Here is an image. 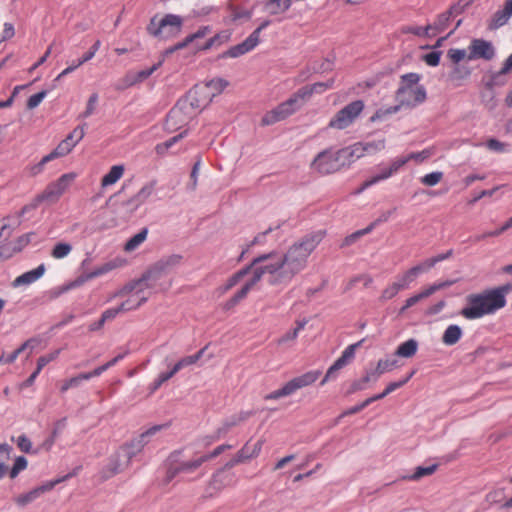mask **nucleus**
Listing matches in <instances>:
<instances>
[{
  "mask_svg": "<svg viewBox=\"0 0 512 512\" xmlns=\"http://www.w3.org/2000/svg\"><path fill=\"white\" fill-rule=\"evenodd\" d=\"M415 270L410 268L405 273L397 277V281H395L401 290L406 289L410 286V284L417 278L415 274Z\"/></svg>",
  "mask_w": 512,
  "mask_h": 512,
  "instance_id": "ea45409f",
  "label": "nucleus"
},
{
  "mask_svg": "<svg viewBox=\"0 0 512 512\" xmlns=\"http://www.w3.org/2000/svg\"><path fill=\"white\" fill-rule=\"evenodd\" d=\"M186 135V131L179 133L178 135L168 139L167 141L156 145V152L158 154H164L169 148L175 143L182 139Z\"/></svg>",
  "mask_w": 512,
  "mask_h": 512,
  "instance_id": "37998d69",
  "label": "nucleus"
},
{
  "mask_svg": "<svg viewBox=\"0 0 512 512\" xmlns=\"http://www.w3.org/2000/svg\"><path fill=\"white\" fill-rule=\"evenodd\" d=\"M398 367V360L394 356L387 357L385 359H380L377 362L376 368L373 369L377 378H379L382 374L386 372H390Z\"/></svg>",
  "mask_w": 512,
  "mask_h": 512,
  "instance_id": "2f4dec72",
  "label": "nucleus"
},
{
  "mask_svg": "<svg viewBox=\"0 0 512 512\" xmlns=\"http://www.w3.org/2000/svg\"><path fill=\"white\" fill-rule=\"evenodd\" d=\"M378 380L373 369H366L365 374L362 378L352 382L348 394L355 393L357 391L364 390L369 382H376Z\"/></svg>",
  "mask_w": 512,
  "mask_h": 512,
  "instance_id": "cd10ccee",
  "label": "nucleus"
},
{
  "mask_svg": "<svg viewBox=\"0 0 512 512\" xmlns=\"http://www.w3.org/2000/svg\"><path fill=\"white\" fill-rule=\"evenodd\" d=\"M415 371L410 372L406 377L399 381L391 382L387 385V387L384 389V394L389 395L390 393L394 392L395 390L401 388L404 386L414 375Z\"/></svg>",
  "mask_w": 512,
  "mask_h": 512,
  "instance_id": "09e8293b",
  "label": "nucleus"
},
{
  "mask_svg": "<svg viewBox=\"0 0 512 512\" xmlns=\"http://www.w3.org/2000/svg\"><path fill=\"white\" fill-rule=\"evenodd\" d=\"M440 57H441L440 51H433V52H430V53L424 55L423 59L427 65L435 67L439 64Z\"/></svg>",
  "mask_w": 512,
  "mask_h": 512,
  "instance_id": "774afa93",
  "label": "nucleus"
},
{
  "mask_svg": "<svg viewBox=\"0 0 512 512\" xmlns=\"http://www.w3.org/2000/svg\"><path fill=\"white\" fill-rule=\"evenodd\" d=\"M325 237V231L319 230L305 235L293 243L284 254L277 251L264 253L261 265L255 272L254 279L240 293L245 292L253 283H258L264 276L272 286H287L293 278L302 272L308 264V258Z\"/></svg>",
  "mask_w": 512,
  "mask_h": 512,
  "instance_id": "f257e3e1",
  "label": "nucleus"
},
{
  "mask_svg": "<svg viewBox=\"0 0 512 512\" xmlns=\"http://www.w3.org/2000/svg\"><path fill=\"white\" fill-rule=\"evenodd\" d=\"M366 155L375 154L385 148V139L381 138L378 140L363 142Z\"/></svg>",
  "mask_w": 512,
  "mask_h": 512,
  "instance_id": "79ce46f5",
  "label": "nucleus"
},
{
  "mask_svg": "<svg viewBox=\"0 0 512 512\" xmlns=\"http://www.w3.org/2000/svg\"><path fill=\"white\" fill-rule=\"evenodd\" d=\"M163 427L164 425H155L130 443L119 447V449L110 456L108 464L102 469V478L109 479L127 469L130 466L132 458L140 453L148 443L149 437L156 434Z\"/></svg>",
  "mask_w": 512,
  "mask_h": 512,
  "instance_id": "7ed1b4c3",
  "label": "nucleus"
},
{
  "mask_svg": "<svg viewBox=\"0 0 512 512\" xmlns=\"http://www.w3.org/2000/svg\"><path fill=\"white\" fill-rule=\"evenodd\" d=\"M17 446L21 451L29 453L32 448V442L26 435L22 434L17 438Z\"/></svg>",
  "mask_w": 512,
  "mask_h": 512,
  "instance_id": "338daca9",
  "label": "nucleus"
},
{
  "mask_svg": "<svg viewBox=\"0 0 512 512\" xmlns=\"http://www.w3.org/2000/svg\"><path fill=\"white\" fill-rule=\"evenodd\" d=\"M161 65H162V61H159V62H157L156 64H154L153 66H151L149 68L142 69V70L137 71V72H129V73H127L125 78L121 79L116 84V89L117 90H124V89H126L128 87H131V86L135 85V84L143 82L148 77H150L156 70H158V68Z\"/></svg>",
  "mask_w": 512,
  "mask_h": 512,
  "instance_id": "6ab92c4d",
  "label": "nucleus"
},
{
  "mask_svg": "<svg viewBox=\"0 0 512 512\" xmlns=\"http://www.w3.org/2000/svg\"><path fill=\"white\" fill-rule=\"evenodd\" d=\"M481 294L484 297L486 305H488L490 314H494L496 311L506 306V298H503V295L496 292L494 289H488Z\"/></svg>",
  "mask_w": 512,
  "mask_h": 512,
  "instance_id": "b1692460",
  "label": "nucleus"
},
{
  "mask_svg": "<svg viewBox=\"0 0 512 512\" xmlns=\"http://www.w3.org/2000/svg\"><path fill=\"white\" fill-rule=\"evenodd\" d=\"M507 73L508 72H502V68H501L498 72H495L491 75L490 81L488 82L487 85L490 87L504 85L506 82L505 75Z\"/></svg>",
  "mask_w": 512,
  "mask_h": 512,
  "instance_id": "4d7b16f0",
  "label": "nucleus"
},
{
  "mask_svg": "<svg viewBox=\"0 0 512 512\" xmlns=\"http://www.w3.org/2000/svg\"><path fill=\"white\" fill-rule=\"evenodd\" d=\"M188 106H193V103H188L187 100L179 101L168 113L165 122V128L168 131H175L184 125L189 117L187 116L185 110Z\"/></svg>",
  "mask_w": 512,
  "mask_h": 512,
  "instance_id": "f3484780",
  "label": "nucleus"
},
{
  "mask_svg": "<svg viewBox=\"0 0 512 512\" xmlns=\"http://www.w3.org/2000/svg\"><path fill=\"white\" fill-rule=\"evenodd\" d=\"M343 159L352 158L359 159L366 155L365 147L363 142H357L350 147L340 149Z\"/></svg>",
  "mask_w": 512,
  "mask_h": 512,
  "instance_id": "f704fd0d",
  "label": "nucleus"
},
{
  "mask_svg": "<svg viewBox=\"0 0 512 512\" xmlns=\"http://www.w3.org/2000/svg\"><path fill=\"white\" fill-rule=\"evenodd\" d=\"M321 375L320 371H309L288 381L282 388L264 396L265 400H277L294 394L297 390L313 384Z\"/></svg>",
  "mask_w": 512,
  "mask_h": 512,
  "instance_id": "1a4fd4ad",
  "label": "nucleus"
},
{
  "mask_svg": "<svg viewBox=\"0 0 512 512\" xmlns=\"http://www.w3.org/2000/svg\"><path fill=\"white\" fill-rule=\"evenodd\" d=\"M27 467V460L23 456H19L15 459V462L13 464V467L10 470V477L15 478L17 475L26 469Z\"/></svg>",
  "mask_w": 512,
  "mask_h": 512,
  "instance_id": "3c124183",
  "label": "nucleus"
},
{
  "mask_svg": "<svg viewBox=\"0 0 512 512\" xmlns=\"http://www.w3.org/2000/svg\"><path fill=\"white\" fill-rule=\"evenodd\" d=\"M442 178H443V173L441 171H435V172H431V173L424 175L421 178V183L423 185L432 187V186L437 185L442 180Z\"/></svg>",
  "mask_w": 512,
  "mask_h": 512,
  "instance_id": "49530a36",
  "label": "nucleus"
},
{
  "mask_svg": "<svg viewBox=\"0 0 512 512\" xmlns=\"http://www.w3.org/2000/svg\"><path fill=\"white\" fill-rule=\"evenodd\" d=\"M265 259L264 257H255L251 263L247 266H245L244 268L240 269L239 271H237L236 273H234L231 277H229L226 281V283L222 286H220L217 290L220 294H225L227 291H229L230 289H232L234 286H236L242 279L243 277H245L247 274L249 273H252V276L251 278L243 285V287L237 291L226 303H225V308L226 309H231L233 308L234 306H236L240 301H242L243 299H245L248 295V293L250 292V290L257 284V283H253L249 289L245 292L244 295H241L240 293L245 289V287L250 284V282L254 279L255 277V272L256 270L262 266L261 265V261Z\"/></svg>",
  "mask_w": 512,
  "mask_h": 512,
  "instance_id": "20e7f679",
  "label": "nucleus"
},
{
  "mask_svg": "<svg viewBox=\"0 0 512 512\" xmlns=\"http://www.w3.org/2000/svg\"><path fill=\"white\" fill-rule=\"evenodd\" d=\"M341 150L326 149L317 154L311 163V169L321 175L338 171L344 164Z\"/></svg>",
  "mask_w": 512,
  "mask_h": 512,
  "instance_id": "9d476101",
  "label": "nucleus"
},
{
  "mask_svg": "<svg viewBox=\"0 0 512 512\" xmlns=\"http://www.w3.org/2000/svg\"><path fill=\"white\" fill-rule=\"evenodd\" d=\"M120 313H124L121 309V306H117V307H113V308H109L107 310H105L102 315H101V318H102V322H107V321H110V320H113L114 318L117 317L118 314Z\"/></svg>",
  "mask_w": 512,
  "mask_h": 512,
  "instance_id": "e2e57ef3",
  "label": "nucleus"
},
{
  "mask_svg": "<svg viewBox=\"0 0 512 512\" xmlns=\"http://www.w3.org/2000/svg\"><path fill=\"white\" fill-rule=\"evenodd\" d=\"M45 265L40 264L35 269H32L30 271H27L18 277H16L12 283L13 287H21V286H27L34 282H36L38 279H40L44 273H45Z\"/></svg>",
  "mask_w": 512,
  "mask_h": 512,
  "instance_id": "5701e85b",
  "label": "nucleus"
},
{
  "mask_svg": "<svg viewBox=\"0 0 512 512\" xmlns=\"http://www.w3.org/2000/svg\"><path fill=\"white\" fill-rule=\"evenodd\" d=\"M342 369L340 365H337V362L335 361L327 370L324 378L321 381V385H324L331 379H335L337 377V372Z\"/></svg>",
  "mask_w": 512,
  "mask_h": 512,
  "instance_id": "0e129e2a",
  "label": "nucleus"
},
{
  "mask_svg": "<svg viewBox=\"0 0 512 512\" xmlns=\"http://www.w3.org/2000/svg\"><path fill=\"white\" fill-rule=\"evenodd\" d=\"M485 145L489 150L497 152V153L506 152L507 146H508L506 143H503L495 138L488 139L487 142L485 143Z\"/></svg>",
  "mask_w": 512,
  "mask_h": 512,
  "instance_id": "603ef678",
  "label": "nucleus"
},
{
  "mask_svg": "<svg viewBox=\"0 0 512 512\" xmlns=\"http://www.w3.org/2000/svg\"><path fill=\"white\" fill-rule=\"evenodd\" d=\"M156 181L146 183L134 196L123 203L131 212L136 211L155 192Z\"/></svg>",
  "mask_w": 512,
  "mask_h": 512,
  "instance_id": "aec40b11",
  "label": "nucleus"
},
{
  "mask_svg": "<svg viewBox=\"0 0 512 512\" xmlns=\"http://www.w3.org/2000/svg\"><path fill=\"white\" fill-rule=\"evenodd\" d=\"M449 59L454 63H459L466 57V51L464 49H449L447 53Z\"/></svg>",
  "mask_w": 512,
  "mask_h": 512,
  "instance_id": "69168bd1",
  "label": "nucleus"
},
{
  "mask_svg": "<svg viewBox=\"0 0 512 512\" xmlns=\"http://www.w3.org/2000/svg\"><path fill=\"white\" fill-rule=\"evenodd\" d=\"M83 377H84V373H80L77 376H74L72 378H69V379L63 381V383L60 387V392L65 393L71 388L79 387L83 381H87L86 378H83Z\"/></svg>",
  "mask_w": 512,
  "mask_h": 512,
  "instance_id": "4c0bfd02",
  "label": "nucleus"
},
{
  "mask_svg": "<svg viewBox=\"0 0 512 512\" xmlns=\"http://www.w3.org/2000/svg\"><path fill=\"white\" fill-rule=\"evenodd\" d=\"M469 53L468 60L483 59L486 61L492 60L495 56V48L490 41L482 38H475L471 40L468 46Z\"/></svg>",
  "mask_w": 512,
  "mask_h": 512,
  "instance_id": "dca6fc26",
  "label": "nucleus"
},
{
  "mask_svg": "<svg viewBox=\"0 0 512 512\" xmlns=\"http://www.w3.org/2000/svg\"><path fill=\"white\" fill-rule=\"evenodd\" d=\"M180 452H174L170 456V466L167 469V480L171 481L177 475L194 473L200 466L207 462L203 455H198L190 460L178 461Z\"/></svg>",
  "mask_w": 512,
  "mask_h": 512,
  "instance_id": "9b49d317",
  "label": "nucleus"
},
{
  "mask_svg": "<svg viewBox=\"0 0 512 512\" xmlns=\"http://www.w3.org/2000/svg\"><path fill=\"white\" fill-rule=\"evenodd\" d=\"M230 430L231 429L225 423H223L219 428H217V430L212 435L205 437V444L209 445L219 440L220 438L225 436Z\"/></svg>",
  "mask_w": 512,
  "mask_h": 512,
  "instance_id": "de8ad7c7",
  "label": "nucleus"
},
{
  "mask_svg": "<svg viewBox=\"0 0 512 512\" xmlns=\"http://www.w3.org/2000/svg\"><path fill=\"white\" fill-rule=\"evenodd\" d=\"M52 486H53V484H50L49 486L37 487V488L29 491L28 493L20 495L16 499V502H17V504L22 505V506L27 505L28 503H31L32 501L37 499L45 490L52 488Z\"/></svg>",
  "mask_w": 512,
  "mask_h": 512,
  "instance_id": "72a5a7b5",
  "label": "nucleus"
},
{
  "mask_svg": "<svg viewBox=\"0 0 512 512\" xmlns=\"http://www.w3.org/2000/svg\"><path fill=\"white\" fill-rule=\"evenodd\" d=\"M148 230L143 228L140 232L132 236L125 244L126 251L135 250L140 244H142L147 238Z\"/></svg>",
  "mask_w": 512,
  "mask_h": 512,
  "instance_id": "e433bc0d",
  "label": "nucleus"
},
{
  "mask_svg": "<svg viewBox=\"0 0 512 512\" xmlns=\"http://www.w3.org/2000/svg\"><path fill=\"white\" fill-rule=\"evenodd\" d=\"M182 27V18L175 14H166L159 18L154 16L151 18L147 26L150 35L157 38H169L178 34Z\"/></svg>",
  "mask_w": 512,
  "mask_h": 512,
  "instance_id": "423d86ee",
  "label": "nucleus"
},
{
  "mask_svg": "<svg viewBox=\"0 0 512 512\" xmlns=\"http://www.w3.org/2000/svg\"><path fill=\"white\" fill-rule=\"evenodd\" d=\"M461 315L469 320L479 319L490 315L488 305L481 293L471 294L467 297V306L461 310Z\"/></svg>",
  "mask_w": 512,
  "mask_h": 512,
  "instance_id": "4468645a",
  "label": "nucleus"
},
{
  "mask_svg": "<svg viewBox=\"0 0 512 512\" xmlns=\"http://www.w3.org/2000/svg\"><path fill=\"white\" fill-rule=\"evenodd\" d=\"M421 76L418 73H406L400 76L399 87L395 92L394 106L380 108L376 111L372 120H382L388 115L396 114L401 108H415L425 102L427 92L423 85L419 84Z\"/></svg>",
  "mask_w": 512,
  "mask_h": 512,
  "instance_id": "f03ea898",
  "label": "nucleus"
},
{
  "mask_svg": "<svg viewBox=\"0 0 512 512\" xmlns=\"http://www.w3.org/2000/svg\"><path fill=\"white\" fill-rule=\"evenodd\" d=\"M401 288L396 282H393L392 284L388 285L382 292L381 299L382 300H390L393 297H395Z\"/></svg>",
  "mask_w": 512,
  "mask_h": 512,
  "instance_id": "864d4df0",
  "label": "nucleus"
},
{
  "mask_svg": "<svg viewBox=\"0 0 512 512\" xmlns=\"http://www.w3.org/2000/svg\"><path fill=\"white\" fill-rule=\"evenodd\" d=\"M466 6V2L459 1L458 3L452 5L447 11L440 14L437 17L436 21L431 25L432 35L435 36L436 34L446 30L449 26L450 19L454 16L461 14Z\"/></svg>",
  "mask_w": 512,
  "mask_h": 512,
  "instance_id": "a211bd4d",
  "label": "nucleus"
},
{
  "mask_svg": "<svg viewBox=\"0 0 512 512\" xmlns=\"http://www.w3.org/2000/svg\"><path fill=\"white\" fill-rule=\"evenodd\" d=\"M115 267H116L115 264H113L112 262L105 263V264L101 265L100 267H97L96 269L91 271L90 277L96 278V277L102 276V275L110 272L111 270H113Z\"/></svg>",
  "mask_w": 512,
  "mask_h": 512,
  "instance_id": "052dcab7",
  "label": "nucleus"
},
{
  "mask_svg": "<svg viewBox=\"0 0 512 512\" xmlns=\"http://www.w3.org/2000/svg\"><path fill=\"white\" fill-rule=\"evenodd\" d=\"M437 468V465L436 464H432V465H429V466H426V467H423V466H418L416 469H415V472L406 477L407 479L409 480H418L424 476H428V475H431L435 472Z\"/></svg>",
  "mask_w": 512,
  "mask_h": 512,
  "instance_id": "a19ab883",
  "label": "nucleus"
},
{
  "mask_svg": "<svg viewBox=\"0 0 512 512\" xmlns=\"http://www.w3.org/2000/svg\"><path fill=\"white\" fill-rule=\"evenodd\" d=\"M46 91H40L36 94L31 95L27 100V108L34 109L36 108L46 97Z\"/></svg>",
  "mask_w": 512,
  "mask_h": 512,
  "instance_id": "5fc2aeb1",
  "label": "nucleus"
},
{
  "mask_svg": "<svg viewBox=\"0 0 512 512\" xmlns=\"http://www.w3.org/2000/svg\"><path fill=\"white\" fill-rule=\"evenodd\" d=\"M435 266V261L432 258L426 259L422 263L412 267L415 270V274L418 277L420 274L428 272L431 268Z\"/></svg>",
  "mask_w": 512,
  "mask_h": 512,
  "instance_id": "13d9d810",
  "label": "nucleus"
},
{
  "mask_svg": "<svg viewBox=\"0 0 512 512\" xmlns=\"http://www.w3.org/2000/svg\"><path fill=\"white\" fill-rule=\"evenodd\" d=\"M206 348L207 347H204L193 355H189V356H185V357L181 358L177 363L174 364V366H173L174 371H176L178 373L181 369L195 364L203 356Z\"/></svg>",
  "mask_w": 512,
  "mask_h": 512,
  "instance_id": "c9c22d12",
  "label": "nucleus"
},
{
  "mask_svg": "<svg viewBox=\"0 0 512 512\" xmlns=\"http://www.w3.org/2000/svg\"><path fill=\"white\" fill-rule=\"evenodd\" d=\"M72 250V246L68 243H57L51 252V256L55 259H63L67 257Z\"/></svg>",
  "mask_w": 512,
  "mask_h": 512,
  "instance_id": "58836bf2",
  "label": "nucleus"
},
{
  "mask_svg": "<svg viewBox=\"0 0 512 512\" xmlns=\"http://www.w3.org/2000/svg\"><path fill=\"white\" fill-rule=\"evenodd\" d=\"M291 4V0H267L263 3V10L270 16H276L288 11Z\"/></svg>",
  "mask_w": 512,
  "mask_h": 512,
  "instance_id": "bb28decb",
  "label": "nucleus"
},
{
  "mask_svg": "<svg viewBox=\"0 0 512 512\" xmlns=\"http://www.w3.org/2000/svg\"><path fill=\"white\" fill-rule=\"evenodd\" d=\"M182 261V256L178 254L171 255L158 263L161 270L166 271L170 268L178 266Z\"/></svg>",
  "mask_w": 512,
  "mask_h": 512,
  "instance_id": "a18cd8bd",
  "label": "nucleus"
},
{
  "mask_svg": "<svg viewBox=\"0 0 512 512\" xmlns=\"http://www.w3.org/2000/svg\"><path fill=\"white\" fill-rule=\"evenodd\" d=\"M258 45V40L256 39V33H251L243 42L232 46L227 51H225L221 57L222 58H237L242 56L250 51H252Z\"/></svg>",
  "mask_w": 512,
  "mask_h": 512,
  "instance_id": "412c9836",
  "label": "nucleus"
},
{
  "mask_svg": "<svg viewBox=\"0 0 512 512\" xmlns=\"http://www.w3.org/2000/svg\"><path fill=\"white\" fill-rule=\"evenodd\" d=\"M362 342L363 340L347 346L342 351L341 356L336 360L337 365L343 368L349 364L355 358L356 350L361 346Z\"/></svg>",
  "mask_w": 512,
  "mask_h": 512,
  "instance_id": "473e14b6",
  "label": "nucleus"
},
{
  "mask_svg": "<svg viewBox=\"0 0 512 512\" xmlns=\"http://www.w3.org/2000/svg\"><path fill=\"white\" fill-rule=\"evenodd\" d=\"M60 354V350H55L47 355L41 356L37 360V365L39 366V369H43L47 364L54 361Z\"/></svg>",
  "mask_w": 512,
  "mask_h": 512,
  "instance_id": "bf43d9fd",
  "label": "nucleus"
},
{
  "mask_svg": "<svg viewBox=\"0 0 512 512\" xmlns=\"http://www.w3.org/2000/svg\"><path fill=\"white\" fill-rule=\"evenodd\" d=\"M97 102H98V94L97 93L91 94L87 101L86 109L80 115V117L88 118L89 116H91L95 112Z\"/></svg>",
  "mask_w": 512,
  "mask_h": 512,
  "instance_id": "8fccbe9b",
  "label": "nucleus"
},
{
  "mask_svg": "<svg viewBox=\"0 0 512 512\" xmlns=\"http://www.w3.org/2000/svg\"><path fill=\"white\" fill-rule=\"evenodd\" d=\"M408 161L409 158H407V156L399 157L394 159L389 166L381 167L379 173L363 182L360 188V192L377 184L380 181L390 178L396 174Z\"/></svg>",
  "mask_w": 512,
  "mask_h": 512,
  "instance_id": "2eb2a0df",
  "label": "nucleus"
},
{
  "mask_svg": "<svg viewBox=\"0 0 512 512\" xmlns=\"http://www.w3.org/2000/svg\"><path fill=\"white\" fill-rule=\"evenodd\" d=\"M363 109L364 102L362 100H355L347 104L330 120L329 127L339 130L347 128L361 114Z\"/></svg>",
  "mask_w": 512,
  "mask_h": 512,
  "instance_id": "f8f14e48",
  "label": "nucleus"
},
{
  "mask_svg": "<svg viewBox=\"0 0 512 512\" xmlns=\"http://www.w3.org/2000/svg\"><path fill=\"white\" fill-rule=\"evenodd\" d=\"M417 349L418 342L415 339H409L398 346L394 356L410 358L416 354Z\"/></svg>",
  "mask_w": 512,
  "mask_h": 512,
  "instance_id": "7c9ffc66",
  "label": "nucleus"
},
{
  "mask_svg": "<svg viewBox=\"0 0 512 512\" xmlns=\"http://www.w3.org/2000/svg\"><path fill=\"white\" fill-rule=\"evenodd\" d=\"M512 16V0H505L504 6L497 10L488 22L489 30L504 26Z\"/></svg>",
  "mask_w": 512,
  "mask_h": 512,
  "instance_id": "4be33fe9",
  "label": "nucleus"
},
{
  "mask_svg": "<svg viewBox=\"0 0 512 512\" xmlns=\"http://www.w3.org/2000/svg\"><path fill=\"white\" fill-rule=\"evenodd\" d=\"M462 335L463 331L461 327L456 324H451L445 329L442 335V342L447 346H452L461 339Z\"/></svg>",
  "mask_w": 512,
  "mask_h": 512,
  "instance_id": "c85d7f7f",
  "label": "nucleus"
},
{
  "mask_svg": "<svg viewBox=\"0 0 512 512\" xmlns=\"http://www.w3.org/2000/svg\"><path fill=\"white\" fill-rule=\"evenodd\" d=\"M334 79H328L324 82H316L312 85H306L299 89L300 94L302 95L305 101H308L314 94H323L327 90L333 88Z\"/></svg>",
  "mask_w": 512,
  "mask_h": 512,
  "instance_id": "393cba45",
  "label": "nucleus"
},
{
  "mask_svg": "<svg viewBox=\"0 0 512 512\" xmlns=\"http://www.w3.org/2000/svg\"><path fill=\"white\" fill-rule=\"evenodd\" d=\"M250 416L249 412H241L238 415H233L230 418H228L224 423L232 429L233 427L237 426L241 422L245 421Z\"/></svg>",
  "mask_w": 512,
  "mask_h": 512,
  "instance_id": "6e6d98bb",
  "label": "nucleus"
},
{
  "mask_svg": "<svg viewBox=\"0 0 512 512\" xmlns=\"http://www.w3.org/2000/svg\"><path fill=\"white\" fill-rule=\"evenodd\" d=\"M124 171V165L112 166L109 172L102 178L101 185L107 187L115 184L123 176Z\"/></svg>",
  "mask_w": 512,
  "mask_h": 512,
  "instance_id": "c756f323",
  "label": "nucleus"
},
{
  "mask_svg": "<svg viewBox=\"0 0 512 512\" xmlns=\"http://www.w3.org/2000/svg\"><path fill=\"white\" fill-rule=\"evenodd\" d=\"M85 128V123L77 126L52 152L49 153L50 158L54 160L70 153L72 149L83 139L85 135Z\"/></svg>",
  "mask_w": 512,
  "mask_h": 512,
  "instance_id": "ddd939ff",
  "label": "nucleus"
},
{
  "mask_svg": "<svg viewBox=\"0 0 512 512\" xmlns=\"http://www.w3.org/2000/svg\"><path fill=\"white\" fill-rule=\"evenodd\" d=\"M228 86V81L218 78L212 79L207 83V87L215 90L217 93H221Z\"/></svg>",
  "mask_w": 512,
  "mask_h": 512,
  "instance_id": "680f3d73",
  "label": "nucleus"
},
{
  "mask_svg": "<svg viewBox=\"0 0 512 512\" xmlns=\"http://www.w3.org/2000/svg\"><path fill=\"white\" fill-rule=\"evenodd\" d=\"M305 100L297 90L286 101L279 104L275 109L268 112L262 119L263 124L271 125L281 121L298 111L304 104Z\"/></svg>",
  "mask_w": 512,
  "mask_h": 512,
  "instance_id": "6e6552de",
  "label": "nucleus"
},
{
  "mask_svg": "<svg viewBox=\"0 0 512 512\" xmlns=\"http://www.w3.org/2000/svg\"><path fill=\"white\" fill-rule=\"evenodd\" d=\"M76 174L73 172L65 173L57 179V181L50 183L46 189L36 197L35 202L24 206L20 210V214H26L28 211L35 209L40 202H49L55 203L60 197L64 194V192L68 189V187L72 184V182L76 178Z\"/></svg>",
  "mask_w": 512,
  "mask_h": 512,
  "instance_id": "39448f33",
  "label": "nucleus"
},
{
  "mask_svg": "<svg viewBox=\"0 0 512 512\" xmlns=\"http://www.w3.org/2000/svg\"><path fill=\"white\" fill-rule=\"evenodd\" d=\"M404 32L411 33L413 35L419 36V37H432V27L431 24L421 27V26H409L404 29Z\"/></svg>",
  "mask_w": 512,
  "mask_h": 512,
  "instance_id": "c03bdc74",
  "label": "nucleus"
},
{
  "mask_svg": "<svg viewBox=\"0 0 512 512\" xmlns=\"http://www.w3.org/2000/svg\"><path fill=\"white\" fill-rule=\"evenodd\" d=\"M146 279L147 278L143 276L142 279L127 284L115 294L116 297L128 296V298L120 304L123 312L135 310L147 301V296L144 294Z\"/></svg>",
  "mask_w": 512,
  "mask_h": 512,
  "instance_id": "0eeeda50",
  "label": "nucleus"
},
{
  "mask_svg": "<svg viewBox=\"0 0 512 512\" xmlns=\"http://www.w3.org/2000/svg\"><path fill=\"white\" fill-rule=\"evenodd\" d=\"M23 214L18 213L17 216H7L0 221V242L7 241L13 231L20 225L19 217Z\"/></svg>",
  "mask_w": 512,
  "mask_h": 512,
  "instance_id": "a878e982",
  "label": "nucleus"
}]
</instances>
